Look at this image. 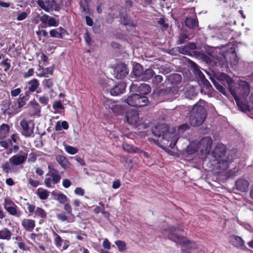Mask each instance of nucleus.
Instances as JSON below:
<instances>
[{
    "instance_id": "obj_22",
    "label": "nucleus",
    "mask_w": 253,
    "mask_h": 253,
    "mask_svg": "<svg viewBox=\"0 0 253 253\" xmlns=\"http://www.w3.org/2000/svg\"><path fill=\"white\" fill-rule=\"evenodd\" d=\"M235 186L237 190L243 192L248 188L249 183L245 179L239 178L236 181Z\"/></svg>"
},
{
    "instance_id": "obj_50",
    "label": "nucleus",
    "mask_w": 253,
    "mask_h": 253,
    "mask_svg": "<svg viewBox=\"0 0 253 253\" xmlns=\"http://www.w3.org/2000/svg\"><path fill=\"white\" fill-rule=\"evenodd\" d=\"M190 126L187 124H183L178 126V133L179 134L183 133L185 131L189 129Z\"/></svg>"
},
{
    "instance_id": "obj_60",
    "label": "nucleus",
    "mask_w": 253,
    "mask_h": 253,
    "mask_svg": "<svg viewBox=\"0 0 253 253\" xmlns=\"http://www.w3.org/2000/svg\"><path fill=\"white\" fill-rule=\"evenodd\" d=\"M51 176L52 177V180H53L54 183H57L60 180L61 176L58 173L53 174Z\"/></svg>"
},
{
    "instance_id": "obj_46",
    "label": "nucleus",
    "mask_w": 253,
    "mask_h": 253,
    "mask_svg": "<svg viewBox=\"0 0 253 253\" xmlns=\"http://www.w3.org/2000/svg\"><path fill=\"white\" fill-rule=\"evenodd\" d=\"M118 250L120 252H123L126 249V244L123 241L118 240L115 242Z\"/></svg>"
},
{
    "instance_id": "obj_28",
    "label": "nucleus",
    "mask_w": 253,
    "mask_h": 253,
    "mask_svg": "<svg viewBox=\"0 0 253 253\" xmlns=\"http://www.w3.org/2000/svg\"><path fill=\"white\" fill-rule=\"evenodd\" d=\"M22 225L27 230L31 231L35 227V221L33 219H24L22 221Z\"/></svg>"
},
{
    "instance_id": "obj_19",
    "label": "nucleus",
    "mask_w": 253,
    "mask_h": 253,
    "mask_svg": "<svg viewBox=\"0 0 253 253\" xmlns=\"http://www.w3.org/2000/svg\"><path fill=\"white\" fill-rule=\"evenodd\" d=\"M27 158V154L15 155L9 159V162L11 166H18L25 162Z\"/></svg>"
},
{
    "instance_id": "obj_44",
    "label": "nucleus",
    "mask_w": 253,
    "mask_h": 253,
    "mask_svg": "<svg viewBox=\"0 0 253 253\" xmlns=\"http://www.w3.org/2000/svg\"><path fill=\"white\" fill-rule=\"evenodd\" d=\"M163 80V78L161 75H156L155 74V75L152 79V83L154 85H157L161 83Z\"/></svg>"
},
{
    "instance_id": "obj_8",
    "label": "nucleus",
    "mask_w": 253,
    "mask_h": 253,
    "mask_svg": "<svg viewBox=\"0 0 253 253\" xmlns=\"http://www.w3.org/2000/svg\"><path fill=\"white\" fill-rule=\"evenodd\" d=\"M226 153V146L221 143H218L210 153V156L208 158L211 159L210 161L221 159L225 157Z\"/></svg>"
},
{
    "instance_id": "obj_10",
    "label": "nucleus",
    "mask_w": 253,
    "mask_h": 253,
    "mask_svg": "<svg viewBox=\"0 0 253 253\" xmlns=\"http://www.w3.org/2000/svg\"><path fill=\"white\" fill-rule=\"evenodd\" d=\"M128 73V69L125 63L117 65L114 69V76L117 79H122L126 77Z\"/></svg>"
},
{
    "instance_id": "obj_34",
    "label": "nucleus",
    "mask_w": 253,
    "mask_h": 253,
    "mask_svg": "<svg viewBox=\"0 0 253 253\" xmlns=\"http://www.w3.org/2000/svg\"><path fill=\"white\" fill-rule=\"evenodd\" d=\"M113 84V80H103L100 82L102 88L107 91H110V88L112 87Z\"/></svg>"
},
{
    "instance_id": "obj_4",
    "label": "nucleus",
    "mask_w": 253,
    "mask_h": 253,
    "mask_svg": "<svg viewBox=\"0 0 253 253\" xmlns=\"http://www.w3.org/2000/svg\"><path fill=\"white\" fill-rule=\"evenodd\" d=\"M206 103L205 101L200 100L193 106L189 115V120L192 126H199L203 124L207 115L205 108Z\"/></svg>"
},
{
    "instance_id": "obj_63",
    "label": "nucleus",
    "mask_w": 253,
    "mask_h": 253,
    "mask_svg": "<svg viewBox=\"0 0 253 253\" xmlns=\"http://www.w3.org/2000/svg\"><path fill=\"white\" fill-rule=\"evenodd\" d=\"M57 217L58 219L62 221H67L68 219V216L64 213L58 214Z\"/></svg>"
},
{
    "instance_id": "obj_48",
    "label": "nucleus",
    "mask_w": 253,
    "mask_h": 253,
    "mask_svg": "<svg viewBox=\"0 0 253 253\" xmlns=\"http://www.w3.org/2000/svg\"><path fill=\"white\" fill-rule=\"evenodd\" d=\"M65 150L67 153L72 155L78 152V149L76 148L67 145L65 146Z\"/></svg>"
},
{
    "instance_id": "obj_3",
    "label": "nucleus",
    "mask_w": 253,
    "mask_h": 253,
    "mask_svg": "<svg viewBox=\"0 0 253 253\" xmlns=\"http://www.w3.org/2000/svg\"><path fill=\"white\" fill-rule=\"evenodd\" d=\"M209 78L216 88L223 95L227 96L231 92L234 84V81L227 74L223 73H211L207 72Z\"/></svg>"
},
{
    "instance_id": "obj_31",
    "label": "nucleus",
    "mask_w": 253,
    "mask_h": 253,
    "mask_svg": "<svg viewBox=\"0 0 253 253\" xmlns=\"http://www.w3.org/2000/svg\"><path fill=\"white\" fill-rule=\"evenodd\" d=\"M29 85L28 92H33L36 90L39 86V83L37 79H34L27 83Z\"/></svg>"
},
{
    "instance_id": "obj_25",
    "label": "nucleus",
    "mask_w": 253,
    "mask_h": 253,
    "mask_svg": "<svg viewBox=\"0 0 253 253\" xmlns=\"http://www.w3.org/2000/svg\"><path fill=\"white\" fill-rule=\"evenodd\" d=\"M56 160L58 163L64 169L70 168V163L67 158L62 155H57Z\"/></svg>"
},
{
    "instance_id": "obj_11",
    "label": "nucleus",
    "mask_w": 253,
    "mask_h": 253,
    "mask_svg": "<svg viewBox=\"0 0 253 253\" xmlns=\"http://www.w3.org/2000/svg\"><path fill=\"white\" fill-rule=\"evenodd\" d=\"M30 122L29 123L25 119H23L20 122V126L21 127V133L26 137H30L34 133V125L32 126H30Z\"/></svg>"
},
{
    "instance_id": "obj_12",
    "label": "nucleus",
    "mask_w": 253,
    "mask_h": 253,
    "mask_svg": "<svg viewBox=\"0 0 253 253\" xmlns=\"http://www.w3.org/2000/svg\"><path fill=\"white\" fill-rule=\"evenodd\" d=\"M126 86V84L125 82H121L118 84L113 85L112 87L110 88V94L112 96H118L123 94Z\"/></svg>"
},
{
    "instance_id": "obj_36",
    "label": "nucleus",
    "mask_w": 253,
    "mask_h": 253,
    "mask_svg": "<svg viewBox=\"0 0 253 253\" xmlns=\"http://www.w3.org/2000/svg\"><path fill=\"white\" fill-rule=\"evenodd\" d=\"M231 242L233 245L237 247H242L244 244L243 240L239 236H234L231 238Z\"/></svg>"
},
{
    "instance_id": "obj_47",
    "label": "nucleus",
    "mask_w": 253,
    "mask_h": 253,
    "mask_svg": "<svg viewBox=\"0 0 253 253\" xmlns=\"http://www.w3.org/2000/svg\"><path fill=\"white\" fill-rule=\"evenodd\" d=\"M178 50L179 53H181L187 55H192V53L190 51L188 50L186 45L178 47Z\"/></svg>"
},
{
    "instance_id": "obj_43",
    "label": "nucleus",
    "mask_w": 253,
    "mask_h": 253,
    "mask_svg": "<svg viewBox=\"0 0 253 253\" xmlns=\"http://www.w3.org/2000/svg\"><path fill=\"white\" fill-rule=\"evenodd\" d=\"M53 235L55 237L54 239V243L57 247H60L61 246V243L63 241V240L61 237L58 235L54 231L52 232Z\"/></svg>"
},
{
    "instance_id": "obj_39",
    "label": "nucleus",
    "mask_w": 253,
    "mask_h": 253,
    "mask_svg": "<svg viewBox=\"0 0 253 253\" xmlns=\"http://www.w3.org/2000/svg\"><path fill=\"white\" fill-rule=\"evenodd\" d=\"M115 104L116 103L114 101H113L112 100L109 98H105L104 100L103 101V105L104 107L106 109H108L111 110L112 109Z\"/></svg>"
},
{
    "instance_id": "obj_16",
    "label": "nucleus",
    "mask_w": 253,
    "mask_h": 253,
    "mask_svg": "<svg viewBox=\"0 0 253 253\" xmlns=\"http://www.w3.org/2000/svg\"><path fill=\"white\" fill-rule=\"evenodd\" d=\"M126 118L127 123L132 125H135L139 120L138 114L133 110L127 111L126 114Z\"/></svg>"
},
{
    "instance_id": "obj_9",
    "label": "nucleus",
    "mask_w": 253,
    "mask_h": 253,
    "mask_svg": "<svg viewBox=\"0 0 253 253\" xmlns=\"http://www.w3.org/2000/svg\"><path fill=\"white\" fill-rule=\"evenodd\" d=\"M232 162L229 157L226 159H219L216 160L210 161V164L211 166L210 168L212 169L214 168L219 170H225L229 167V163Z\"/></svg>"
},
{
    "instance_id": "obj_2",
    "label": "nucleus",
    "mask_w": 253,
    "mask_h": 253,
    "mask_svg": "<svg viewBox=\"0 0 253 253\" xmlns=\"http://www.w3.org/2000/svg\"><path fill=\"white\" fill-rule=\"evenodd\" d=\"M187 47L189 51L199 60L206 63L211 66H216L223 67L226 66L227 60L225 55L219 54L215 56L208 55L205 53L200 51H195L198 47L196 44L194 42H190L187 44Z\"/></svg>"
},
{
    "instance_id": "obj_24",
    "label": "nucleus",
    "mask_w": 253,
    "mask_h": 253,
    "mask_svg": "<svg viewBox=\"0 0 253 253\" xmlns=\"http://www.w3.org/2000/svg\"><path fill=\"white\" fill-rule=\"evenodd\" d=\"M126 105L116 103L111 111L116 116L122 115L126 112Z\"/></svg>"
},
{
    "instance_id": "obj_42",
    "label": "nucleus",
    "mask_w": 253,
    "mask_h": 253,
    "mask_svg": "<svg viewBox=\"0 0 253 253\" xmlns=\"http://www.w3.org/2000/svg\"><path fill=\"white\" fill-rule=\"evenodd\" d=\"M37 194L41 200H46L49 195V192L46 190L40 191V189H38Z\"/></svg>"
},
{
    "instance_id": "obj_57",
    "label": "nucleus",
    "mask_w": 253,
    "mask_h": 253,
    "mask_svg": "<svg viewBox=\"0 0 253 253\" xmlns=\"http://www.w3.org/2000/svg\"><path fill=\"white\" fill-rule=\"evenodd\" d=\"M43 84L46 86L47 88L50 89L53 86V82L52 79H45L43 81Z\"/></svg>"
},
{
    "instance_id": "obj_62",
    "label": "nucleus",
    "mask_w": 253,
    "mask_h": 253,
    "mask_svg": "<svg viewBox=\"0 0 253 253\" xmlns=\"http://www.w3.org/2000/svg\"><path fill=\"white\" fill-rule=\"evenodd\" d=\"M6 210L11 215H15L17 214L16 209L13 207H7Z\"/></svg>"
},
{
    "instance_id": "obj_54",
    "label": "nucleus",
    "mask_w": 253,
    "mask_h": 253,
    "mask_svg": "<svg viewBox=\"0 0 253 253\" xmlns=\"http://www.w3.org/2000/svg\"><path fill=\"white\" fill-rule=\"evenodd\" d=\"M49 34L51 37L62 39V36L59 34L57 29H52L49 31Z\"/></svg>"
},
{
    "instance_id": "obj_5",
    "label": "nucleus",
    "mask_w": 253,
    "mask_h": 253,
    "mask_svg": "<svg viewBox=\"0 0 253 253\" xmlns=\"http://www.w3.org/2000/svg\"><path fill=\"white\" fill-rule=\"evenodd\" d=\"M212 143V140L211 137L206 136L202 138L200 141L196 144V146L193 150L191 151L189 150L190 147H192V145L188 147V152L190 154L194 153L196 152H200L202 156V158H205L206 160L204 163L207 162V159L210 155V150Z\"/></svg>"
},
{
    "instance_id": "obj_37",
    "label": "nucleus",
    "mask_w": 253,
    "mask_h": 253,
    "mask_svg": "<svg viewBox=\"0 0 253 253\" xmlns=\"http://www.w3.org/2000/svg\"><path fill=\"white\" fill-rule=\"evenodd\" d=\"M11 233L10 230L5 228L0 230V239L9 240L10 239Z\"/></svg>"
},
{
    "instance_id": "obj_58",
    "label": "nucleus",
    "mask_w": 253,
    "mask_h": 253,
    "mask_svg": "<svg viewBox=\"0 0 253 253\" xmlns=\"http://www.w3.org/2000/svg\"><path fill=\"white\" fill-rule=\"evenodd\" d=\"M47 24L48 26H57L58 22L56 21L55 18L49 17Z\"/></svg>"
},
{
    "instance_id": "obj_18",
    "label": "nucleus",
    "mask_w": 253,
    "mask_h": 253,
    "mask_svg": "<svg viewBox=\"0 0 253 253\" xmlns=\"http://www.w3.org/2000/svg\"><path fill=\"white\" fill-rule=\"evenodd\" d=\"M240 94L243 98H246L250 92V86L249 83L245 81H241L239 84Z\"/></svg>"
},
{
    "instance_id": "obj_13",
    "label": "nucleus",
    "mask_w": 253,
    "mask_h": 253,
    "mask_svg": "<svg viewBox=\"0 0 253 253\" xmlns=\"http://www.w3.org/2000/svg\"><path fill=\"white\" fill-rule=\"evenodd\" d=\"M230 94L234 97L238 107L241 111L243 112L249 111L250 107L249 105L246 102H244L243 100L236 94V91L234 89L231 90Z\"/></svg>"
},
{
    "instance_id": "obj_53",
    "label": "nucleus",
    "mask_w": 253,
    "mask_h": 253,
    "mask_svg": "<svg viewBox=\"0 0 253 253\" xmlns=\"http://www.w3.org/2000/svg\"><path fill=\"white\" fill-rule=\"evenodd\" d=\"M10 62V60L7 58L1 62L0 65L5 66V68L4 69L5 72H7L11 67Z\"/></svg>"
},
{
    "instance_id": "obj_15",
    "label": "nucleus",
    "mask_w": 253,
    "mask_h": 253,
    "mask_svg": "<svg viewBox=\"0 0 253 253\" xmlns=\"http://www.w3.org/2000/svg\"><path fill=\"white\" fill-rule=\"evenodd\" d=\"M119 15L121 22L125 25H128L133 27L135 26L133 21L131 19L130 17L126 13V11L125 8L123 7L121 8L120 10Z\"/></svg>"
},
{
    "instance_id": "obj_20",
    "label": "nucleus",
    "mask_w": 253,
    "mask_h": 253,
    "mask_svg": "<svg viewBox=\"0 0 253 253\" xmlns=\"http://www.w3.org/2000/svg\"><path fill=\"white\" fill-rule=\"evenodd\" d=\"M143 71L142 66L139 63H136L133 67L131 74L133 76L136 80H140Z\"/></svg>"
},
{
    "instance_id": "obj_40",
    "label": "nucleus",
    "mask_w": 253,
    "mask_h": 253,
    "mask_svg": "<svg viewBox=\"0 0 253 253\" xmlns=\"http://www.w3.org/2000/svg\"><path fill=\"white\" fill-rule=\"evenodd\" d=\"M178 87L175 86H172V87H167L164 90V94H175L176 93H178Z\"/></svg>"
},
{
    "instance_id": "obj_59",
    "label": "nucleus",
    "mask_w": 253,
    "mask_h": 253,
    "mask_svg": "<svg viewBox=\"0 0 253 253\" xmlns=\"http://www.w3.org/2000/svg\"><path fill=\"white\" fill-rule=\"evenodd\" d=\"M84 38L86 43V44L90 45L91 43V39L88 32H86L84 35Z\"/></svg>"
},
{
    "instance_id": "obj_6",
    "label": "nucleus",
    "mask_w": 253,
    "mask_h": 253,
    "mask_svg": "<svg viewBox=\"0 0 253 253\" xmlns=\"http://www.w3.org/2000/svg\"><path fill=\"white\" fill-rule=\"evenodd\" d=\"M182 231L181 229L177 227L172 226L169 227L168 230V238L176 244L188 246L190 243V241L183 236L178 234Z\"/></svg>"
},
{
    "instance_id": "obj_21",
    "label": "nucleus",
    "mask_w": 253,
    "mask_h": 253,
    "mask_svg": "<svg viewBox=\"0 0 253 253\" xmlns=\"http://www.w3.org/2000/svg\"><path fill=\"white\" fill-rule=\"evenodd\" d=\"M27 107L32 110L30 113L31 116H39L41 112V107L35 100L30 102L28 104Z\"/></svg>"
},
{
    "instance_id": "obj_29",
    "label": "nucleus",
    "mask_w": 253,
    "mask_h": 253,
    "mask_svg": "<svg viewBox=\"0 0 253 253\" xmlns=\"http://www.w3.org/2000/svg\"><path fill=\"white\" fill-rule=\"evenodd\" d=\"M188 40V32L186 30H181L179 34L178 40L177 42L178 44L185 43Z\"/></svg>"
},
{
    "instance_id": "obj_7",
    "label": "nucleus",
    "mask_w": 253,
    "mask_h": 253,
    "mask_svg": "<svg viewBox=\"0 0 253 253\" xmlns=\"http://www.w3.org/2000/svg\"><path fill=\"white\" fill-rule=\"evenodd\" d=\"M126 102L129 106L140 107L147 105L149 100L145 95L135 93L128 96L126 99Z\"/></svg>"
},
{
    "instance_id": "obj_61",
    "label": "nucleus",
    "mask_w": 253,
    "mask_h": 253,
    "mask_svg": "<svg viewBox=\"0 0 253 253\" xmlns=\"http://www.w3.org/2000/svg\"><path fill=\"white\" fill-rule=\"evenodd\" d=\"M102 246L104 249L107 250H110L111 248V243L107 239L103 241Z\"/></svg>"
},
{
    "instance_id": "obj_55",
    "label": "nucleus",
    "mask_w": 253,
    "mask_h": 253,
    "mask_svg": "<svg viewBox=\"0 0 253 253\" xmlns=\"http://www.w3.org/2000/svg\"><path fill=\"white\" fill-rule=\"evenodd\" d=\"M189 63L191 65L192 69L194 74L198 71H199V70H200L199 66L198 65H197L194 62L191 60H189Z\"/></svg>"
},
{
    "instance_id": "obj_27",
    "label": "nucleus",
    "mask_w": 253,
    "mask_h": 253,
    "mask_svg": "<svg viewBox=\"0 0 253 253\" xmlns=\"http://www.w3.org/2000/svg\"><path fill=\"white\" fill-rule=\"evenodd\" d=\"M122 147L124 151L130 153H139L140 151V150L137 147L126 142H124L122 144Z\"/></svg>"
},
{
    "instance_id": "obj_51",
    "label": "nucleus",
    "mask_w": 253,
    "mask_h": 253,
    "mask_svg": "<svg viewBox=\"0 0 253 253\" xmlns=\"http://www.w3.org/2000/svg\"><path fill=\"white\" fill-rule=\"evenodd\" d=\"M201 83L203 84V87H205L207 90L210 91L212 88V86L210 83L206 79V77L201 80Z\"/></svg>"
},
{
    "instance_id": "obj_33",
    "label": "nucleus",
    "mask_w": 253,
    "mask_h": 253,
    "mask_svg": "<svg viewBox=\"0 0 253 253\" xmlns=\"http://www.w3.org/2000/svg\"><path fill=\"white\" fill-rule=\"evenodd\" d=\"M80 9L81 12L84 15L89 14V9L87 1L85 0L80 2Z\"/></svg>"
},
{
    "instance_id": "obj_26",
    "label": "nucleus",
    "mask_w": 253,
    "mask_h": 253,
    "mask_svg": "<svg viewBox=\"0 0 253 253\" xmlns=\"http://www.w3.org/2000/svg\"><path fill=\"white\" fill-rule=\"evenodd\" d=\"M154 75L155 72L152 69L150 68L146 69L145 70L143 71L142 76L140 81H148L150 80H152Z\"/></svg>"
},
{
    "instance_id": "obj_35",
    "label": "nucleus",
    "mask_w": 253,
    "mask_h": 253,
    "mask_svg": "<svg viewBox=\"0 0 253 253\" xmlns=\"http://www.w3.org/2000/svg\"><path fill=\"white\" fill-rule=\"evenodd\" d=\"M22 95H20L21 96ZM30 95L28 92L25 93V95L20 97L18 100V108H22L26 103V101L29 100Z\"/></svg>"
},
{
    "instance_id": "obj_32",
    "label": "nucleus",
    "mask_w": 253,
    "mask_h": 253,
    "mask_svg": "<svg viewBox=\"0 0 253 253\" xmlns=\"http://www.w3.org/2000/svg\"><path fill=\"white\" fill-rule=\"evenodd\" d=\"M1 168L2 169L3 171L7 174L10 172H16V170L13 167V165H11L9 161L2 164L1 166Z\"/></svg>"
},
{
    "instance_id": "obj_56",
    "label": "nucleus",
    "mask_w": 253,
    "mask_h": 253,
    "mask_svg": "<svg viewBox=\"0 0 253 253\" xmlns=\"http://www.w3.org/2000/svg\"><path fill=\"white\" fill-rule=\"evenodd\" d=\"M139 89V84H138L132 83L129 86L130 92H135L138 93Z\"/></svg>"
},
{
    "instance_id": "obj_1",
    "label": "nucleus",
    "mask_w": 253,
    "mask_h": 253,
    "mask_svg": "<svg viewBox=\"0 0 253 253\" xmlns=\"http://www.w3.org/2000/svg\"><path fill=\"white\" fill-rule=\"evenodd\" d=\"M151 131L153 135L158 138L161 137L160 140H154L155 143L162 145V148L170 147L172 148L176 144L177 137L174 133L173 128H170L166 124H160L153 127Z\"/></svg>"
},
{
    "instance_id": "obj_64",
    "label": "nucleus",
    "mask_w": 253,
    "mask_h": 253,
    "mask_svg": "<svg viewBox=\"0 0 253 253\" xmlns=\"http://www.w3.org/2000/svg\"><path fill=\"white\" fill-rule=\"evenodd\" d=\"M48 98L45 96H42L39 98V101L41 103L46 105L48 102Z\"/></svg>"
},
{
    "instance_id": "obj_49",
    "label": "nucleus",
    "mask_w": 253,
    "mask_h": 253,
    "mask_svg": "<svg viewBox=\"0 0 253 253\" xmlns=\"http://www.w3.org/2000/svg\"><path fill=\"white\" fill-rule=\"evenodd\" d=\"M35 214L42 218L46 217V212L43 209L39 207L37 208Z\"/></svg>"
},
{
    "instance_id": "obj_30",
    "label": "nucleus",
    "mask_w": 253,
    "mask_h": 253,
    "mask_svg": "<svg viewBox=\"0 0 253 253\" xmlns=\"http://www.w3.org/2000/svg\"><path fill=\"white\" fill-rule=\"evenodd\" d=\"M151 91V87L149 84L142 83L139 84V89L138 94L145 95L150 93Z\"/></svg>"
},
{
    "instance_id": "obj_52",
    "label": "nucleus",
    "mask_w": 253,
    "mask_h": 253,
    "mask_svg": "<svg viewBox=\"0 0 253 253\" xmlns=\"http://www.w3.org/2000/svg\"><path fill=\"white\" fill-rule=\"evenodd\" d=\"M0 131L4 135H7L9 131V126L7 124H3L0 126Z\"/></svg>"
},
{
    "instance_id": "obj_38",
    "label": "nucleus",
    "mask_w": 253,
    "mask_h": 253,
    "mask_svg": "<svg viewBox=\"0 0 253 253\" xmlns=\"http://www.w3.org/2000/svg\"><path fill=\"white\" fill-rule=\"evenodd\" d=\"M68 127V123L66 121H64L62 122L61 123H60V122H58L56 124L55 128L56 131H60L62 130V128L66 130Z\"/></svg>"
},
{
    "instance_id": "obj_23",
    "label": "nucleus",
    "mask_w": 253,
    "mask_h": 253,
    "mask_svg": "<svg viewBox=\"0 0 253 253\" xmlns=\"http://www.w3.org/2000/svg\"><path fill=\"white\" fill-rule=\"evenodd\" d=\"M197 94L195 88L191 85L187 84L185 87V95L187 98L192 99Z\"/></svg>"
},
{
    "instance_id": "obj_14",
    "label": "nucleus",
    "mask_w": 253,
    "mask_h": 253,
    "mask_svg": "<svg viewBox=\"0 0 253 253\" xmlns=\"http://www.w3.org/2000/svg\"><path fill=\"white\" fill-rule=\"evenodd\" d=\"M185 25L189 29L193 31H199V22L196 16L193 17H187L184 21Z\"/></svg>"
},
{
    "instance_id": "obj_45",
    "label": "nucleus",
    "mask_w": 253,
    "mask_h": 253,
    "mask_svg": "<svg viewBox=\"0 0 253 253\" xmlns=\"http://www.w3.org/2000/svg\"><path fill=\"white\" fill-rule=\"evenodd\" d=\"M57 200L62 204H65L67 203L69 201L67 197L63 193H60L57 195Z\"/></svg>"
},
{
    "instance_id": "obj_17",
    "label": "nucleus",
    "mask_w": 253,
    "mask_h": 253,
    "mask_svg": "<svg viewBox=\"0 0 253 253\" xmlns=\"http://www.w3.org/2000/svg\"><path fill=\"white\" fill-rule=\"evenodd\" d=\"M182 77L178 73L171 74L167 77L166 81L168 84L176 85L180 84L182 81Z\"/></svg>"
},
{
    "instance_id": "obj_41",
    "label": "nucleus",
    "mask_w": 253,
    "mask_h": 253,
    "mask_svg": "<svg viewBox=\"0 0 253 253\" xmlns=\"http://www.w3.org/2000/svg\"><path fill=\"white\" fill-rule=\"evenodd\" d=\"M159 73H161L163 74H167L170 73L171 71V68L169 65H165L163 66H161L159 68Z\"/></svg>"
}]
</instances>
